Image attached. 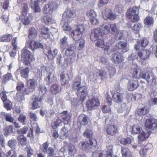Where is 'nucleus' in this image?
I'll return each instance as SVG.
<instances>
[{
	"mask_svg": "<svg viewBox=\"0 0 157 157\" xmlns=\"http://www.w3.org/2000/svg\"><path fill=\"white\" fill-rule=\"evenodd\" d=\"M43 29L44 31L46 30V31L45 32H44L42 31L41 33V35L44 38H48L49 36V34L48 33V29L47 28L44 27Z\"/></svg>",
	"mask_w": 157,
	"mask_h": 157,
	"instance_id": "e2e57ef3",
	"label": "nucleus"
},
{
	"mask_svg": "<svg viewBox=\"0 0 157 157\" xmlns=\"http://www.w3.org/2000/svg\"><path fill=\"white\" fill-rule=\"evenodd\" d=\"M63 14L66 15V17L67 18H73L76 16V13L75 12L74 10H66Z\"/></svg>",
	"mask_w": 157,
	"mask_h": 157,
	"instance_id": "7c9ffc66",
	"label": "nucleus"
},
{
	"mask_svg": "<svg viewBox=\"0 0 157 157\" xmlns=\"http://www.w3.org/2000/svg\"><path fill=\"white\" fill-rule=\"evenodd\" d=\"M121 151L122 157H132V156L131 152L127 148H122Z\"/></svg>",
	"mask_w": 157,
	"mask_h": 157,
	"instance_id": "c756f323",
	"label": "nucleus"
},
{
	"mask_svg": "<svg viewBox=\"0 0 157 157\" xmlns=\"http://www.w3.org/2000/svg\"><path fill=\"white\" fill-rule=\"evenodd\" d=\"M126 45L127 44L125 42H121L117 44L116 46L118 48L124 49V52H126L127 51V50L126 49Z\"/></svg>",
	"mask_w": 157,
	"mask_h": 157,
	"instance_id": "6e6d98bb",
	"label": "nucleus"
},
{
	"mask_svg": "<svg viewBox=\"0 0 157 157\" xmlns=\"http://www.w3.org/2000/svg\"><path fill=\"white\" fill-rule=\"evenodd\" d=\"M96 45L100 48H103L105 53L108 54V52L110 49V45L106 44V45L104 43V40L102 37V38L99 39L97 42L96 43Z\"/></svg>",
	"mask_w": 157,
	"mask_h": 157,
	"instance_id": "6e6552de",
	"label": "nucleus"
},
{
	"mask_svg": "<svg viewBox=\"0 0 157 157\" xmlns=\"http://www.w3.org/2000/svg\"><path fill=\"white\" fill-rule=\"evenodd\" d=\"M58 6V5L55 2H50L48 4L45 5L44 8V13H52L53 10H56Z\"/></svg>",
	"mask_w": 157,
	"mask_h": 157,
	"instance_id": "1a4fd4ad",
	"label": "nucleus"
},
{
	"mask_svg": "<svg viewBox=\"0 0 157 157\" xmlns=\"http://www.w3.org/2000/svg\"><path fill=\"white\" fill-rule=\"evenodd\" d=\"M78 121L81 124L85 125L87 124L89 121V119L86 116L82 114L78 118Z\"/></svg>",
	"mask_w": 157,
	"mask_h": 157,
	"instance_id": "412c9836",
	"label": "nucleus"
},
{
	"mask_svg": "<svg viewBox=\"0 0 157 157\" xmlns=\"http://www.w3.org/2000/svg\"><path fill=\"white\" fill-rule=\"evenodd\" d=\"M68 131L67 129L65 128V127H63L61 129L60 136L61 139H64L67 136L68 133Z\"/></svg>",
	"mask_w": 157,
	"mask_h": 157,
	"instance_id": "a19ab883",
	"label": "nucleus"
},
{
	"mask_svg": "<svg viewBox=\"0 0 157 157\" xmlns=\"http://www.w3.org/2000/svg\"><path fill=\"white\" fill-rule=\"evenodd\" d=\"M145 126L147 129L153 130L157 128V124L155 120L153 119L149 118L146 120Z\"/></svg>",
	"mask_w": 157,
	"mask_h": 157,
	"instance_id": "2eb2a0df",
	"label": "nucleus"
},
{
	"mask_svg": "<svg viewBox=\"0 0 157 157\" xmlns=\"http://www.w3.org/2000/svg\"><path fill=\"white\" fill-rule=\"evenodd\" d=\"M110 24L104 25L102 26L101 32L104 34H108L110 31Z\"/></svg>",
	"mask_w": 157,
	"mask_h": 157,
	"instance_id": "a18cd8bd",
	"label": "nucleus"
},
{
	"mask_svg": "<svg viewBox=\"0 0 157 157\" xmlns=\"http://www.w3.org/2000/svg\"><path fill=\"white\" fill-rule=\"evenodd\" d=\"M17 139L22 146H25L26 144L27 139L24 135H18L17 136Z\"/></svg>",
	"mask_w": 157,
	"mask_h": 157,
	"instance_id": "2f4dec72",
	"label": "nucleus"
},
{
	"mask_svg": "<svg viewBox=\"0 0 157 157\" xmlns=\"http://www.w3.org/2000/svg\"><path fill=\"white\" fill-rule=\"evenodd\" d=\"M48 76L46 79V81L49 83H52L54 79V73L53 71H52L48 72L47 73Z\"/></svg>",
	"mask_w": 157,
	"mask_h": 157,
	"instance_id": "c9c22d12",
	"label": "nucleus"
},
{
	"mask_svg": "<svg viewBox=\"0 0 157 157\" xmlns=\"http://www.w3.org/2000/svg\"><path fill=\"white\" fill-rule=\"evenodd\" d=\"M67 37L64 36L63 38L60 40V48L61 49L63 50V51L66 48L67 45Z\"/></svg>",
	"mask_w": 157,
	"mask_h": 157,
	"instance_id": "4c0bfd02",
	"label": "nucleus"
},
{
	"mask_svg": "<svg viewBox=\"0 0 157 157\" xmlns=\"http://www.w3.org/2000/svg\"><path fill=\"white\" fill-rule=\"evenodd\" d=\"M18 119L23 124L25 125L26 124L27 120L26 116L25 115L22 114H20L18 118Z\"/></svg>",
	"mask_w": 157,
	"mask_h": 157,
	"instance_id": "3c124183",
	"label": "nucleus"
},
{
	"mask_svg": "<svg viewBox=\"0 0 157 157\" xmlns=\"http://www.w3.org/2000/svg\"><path fill=\"white\" fill-rule=\"evenodd\" d=\"M72 86L74 90L77 91L82 86L81 85L80 81H75L73 82Z\"/></svg>",
	"mask_w": 157,
	"mask_h": 157,
	"instance_id": "5fc2aeb1",
	"label": "nucleus"
},
{
	"mask_svg": "<svg viewBox=\"0 0 157 157\" xmlns=\"http://www.w3.org/2000/svg\"><path fill=\"white\" fill-rule=\"evenodd\" d=\"M139 44H140L141 46L143 47H146L148 44L149 41L148 39L146 38H144L141 39L140 41H139Z\"/></svg>",
	"mask_w": 157,
	"mask_h": 157,
	"instance_id": "bf43d9fd",
	"label": "nucleus"
},
{
	"mask_svg": "<svg viewBox=\"0 0 157 157\" xmlns=\"http://www.w3.org/2000/svg\"><path fill=\"white\" fill-rule=\"evenodd\" d=\"M5 107L7 110H10L12 108V104L9 100L6 101L4 102Z\"/></svg>",
	"mask_w": 157,
	"mask_h": 157,
	"instance_id": "052dcab7",
	"label": "nucleus"
},
{
	"mask_svg": "<svg viewBox=\"0 0 157 157\" xmlns=\"http://www.w3.org/2000/svg\"><path fill=\"white\" fill-rule=\"evenodd\" d=\"M37 84L36 80L33 79L29 80L27 82V88L25 90L24 92V94H29L33 92L37 86Z\"/></svg>",
	"mask_w": 157,
	"mask_h": 157,
	"instance_id": "39448f33",
	"label": "nucleus"
},
{
	"mask_svg": "<svg viewBox=\"0 0 157 157\" xmlns=\"http://www.w3.org/2000/svg\"><path fill=\"white\" fill-rule=\"evenodd\" d=\"M30 6L34 12H40V9L38 6V0H31Z\"/></svg>",
	"mask_w": 157,
	"mask_h": 157,
	"instance_id": "5701e85b",
	"label": "nucleus"
},
{
	"mask_svg": "<svg viewBox=\"0 0 157 157\" xmlns=\"http://www.w3.org/2000/svg\"><path fill=\"white\" fill-rule=\"evenodd\" d=\"M100 105V102L98 99L93 98L89 100L86 103V106L89 110L94 109Z\"/></svg>",
	"mask_w": 157,
	"mask_h": 157,
	"instance_id": "0eeeda50",
	"label": "nucleus"
},
{
	"mask_svg": "<svg viewBox=\"0 0 157 157\" xmlns=\"http://www.w3.org/2000/svg\"><path fill=\"white\" fill-rule=\"evenodd\" d=\"M85 40L82 38H81L77 40L75 43V46L77 50H81L82 49L84 46Z\"/></svg>",
	"mask_w": 157,
	"mask_h": 157,
	"instance_id": "4be33fe9",
	"label": "nucleus"
},
{
	"mask_svg": "<svg viewBox=\"0 0 157 157\" xmlns=\"http://www.w3.org/2000/svg\"><path fill=\"white\" fill-rule=\"evenodd\" d=\"M150 52L146 50H143L138 53V56L143 59H148L149 57Z\"/></svg>",
	"mask_w": 157,
	"mask_h": 157,
	"instance_id": "bb28decb",
	"label": "nucleus"
},
{
	"mask_svg": "<svg viewBox=\"0 0 157 157\" xmlns=\"http://www.w3.org/2000/svg\"><path fill=\"white\" fill-rule=\"evenodd\" d=\"M86 27V25L84 24H79L76 26V29L71 33V36L74 40H76L80 37L84 32Z\"/></svg>",
	"mask_w": 157,
	"mask_h": 157,
	"instance_id": "7ed1b4c3",
	"label": "nucleus"
},
{
	"mask_svg": "<svg viewBox=\"0 0 157 157\" xmlns=\"http://www.w3.org/2000/svg\"><path fill=\"white\" fill-rule=\"evenodd\" d=\"M142 28V25L138 23L134 25L133 27L132 30L135 33H138Z\"/></svg>",
	"mask_w": 157,
	"mask_h": 157,
	"instance_id": "864d4df0",
	"label": "nucleus"
},
{
	"mask_svg": "<svg viewBox=\"0 0 157 157\" xmlns=\"http://www.w3.org/2000/svg\"><path fill=\"white\" fill-rule=\"evenodd\" d=\"M110 27L111 29L112 33L114 34L117 33L119 31V28L117 24H110Z\"/></svg>",
	"mask_w": 157,
	"mask_h": 157,
	"instance_id": "c03bdc74",
	"label": "nucleus"
},
{
	"mask_svg": "<svg viewBox=\"0 0 157 157\" xmlns=\"http://www.w3.org/2000/svg\"><path fill=\"white\" fill-rule=\"evenodd\" d=\"M97 76H100L101 79H103L107 78V73L105 71H98L95 73Z\"/></svg>",
	"mask_w": 157,
	"mask_h": 157,
	"instance_id": "09e8293b",
	"label": "nucleus"
},
{
	"mask_svg": "<svg viewBox=\"0 0 157 157\" xmlns=\"http://www.w3.org/2000/svg\"><path fill=\"white\" fill-rule=\"evenodd\" d=\"M95 144L90 140L88 142H81L79 144V146L81 149L84 150L90 149V148L93 149L95 146Z\"/></svg>",
	"mask_w": 157,
	"mask_h": 157,
	"instance_id": "9b49d317",
	"label": "nucleus"
},
{
	"mask_svg": "<svg viewBox=\"0 0 157 157\" xmlns=\"http://www.w3.org/2000/svg\"><path fill=\"white\" fill-rule=\"evenodd\" d=\"M32 98L33 101L32 104V109H34L39 107V106L37 102H41L43 99V98H39V97L37 98L35 95H33Z\"/></svg>",
	"mask_w": 157,
	"mask_h": 157,
	"instance_id": "b1692460",
	"label": "nucleus"
},
{
	"mask_svg": "<svg viewBox=\"0 0 157 157\" xmlns=\"http://www.w3.org/2000/svg\"><path fill=\"white\" fill-rule=\"evenodd\" d=\"M62 121L59 118L55 120L54 123L53 124L52 127L54 128H56L58 126H61Z\"/></svg>",
	"mask_w": 157,
	"mask_h": 157,
	"instance_id": "13d9d810",
	"label": "nucleus"
},
{
	"mask_svg": "<svg viewBox=\"0 0 157 157\" xmlns=\"http://www.w3.org/2000/svg\"><path fill=\"white\" fill-rule=\"evenodd\" d=\"M22 14L23 16H25L27 13L28 5L26 3H24L22 4Z\"/></svg>",
	"mask_w": 157,
	"mask_h": 157,
	"instance_id": "680f3d73",
	"label": "nucleus"
},
{
	"mask_svg": "<svg viewBox=\"0 0 157 157\" xmlns=\"http://www.w3.org/2000/svg\"><path fill=\"white\" fill-rule=\"evenodd\" d=\"M102 15L104 19L108 18L111 20L115 19L117 15L112 13L111 10L108 9H106L102 11Z\"/></svg>",
	"mask_w": 157,
	"mask_h": 157,
	"instance_id": "f8f14e48",
	"label": "nucleus"
},
{
	"mask_svg": "<svg viewBox=\"0 0 157 157\" xmlns=\"http://www.w3.org/2000/svg\"><path fill=\"white\" fill-rule=\"evenodd\" d=\"M48 143L46 142L41 146V149L44 152L48 153L49 156L52 157L53 156L54 151L52 147L48 148Z\"/></svg>",
	"mask_w": 157,
	"mask_h": 157,
	"instance_id": "4468645a",
	"label": "nucleus"
},
{
	"mask_svg": "<svg viewBox=\"0 0 157 157\" xmlns=\"http://www.w3.org/2000/svg\"><path fill=\"white\" fill-rule=\"evenodd\" d=\"M33 17L31 14H29L28 16L25 17L22 20L23 23L25 25H28L33 19Z\"/></svg>",
	"mask_w": 157,
	"mask_h": 157,
	"instance_id": "79ce46f5",
	"label": "nucleus"
},
{
	"mask_svg": "<svg viewBox=\"0 0 157 157\" xmlns=\"http://www.w3.org/2000/svg\"><path fill=\"white\" fill-rule=\"evenodd\" d=\"M93 135V132L92 131L88 129L86 130L84 133V136L87 138H91Z\"/></svg>",
	"mask_w": 157,
	"mask_h": 157,
	"instance_id": "0e129e2a",
	"label": "nucleus"
},
{
	"mask_svg": "<svg viewBox=\"0 0 157 157\" xmlns=\"http://www.w3.org/2000/svg\"><path fill=\"white\" fill-rule=\"evenodd\" d=\"M139 9L135 7L128 10L126 16L130 21L132 22H135L139 20Z\"/></svg>",
	"mask_w": 157,
	"mask_h": 157,
	"instance_id": "f257e3e1",
	"label": "nucleus"
},
{
	"mask_svg": "<svg viewBox=\"0 0 157 157\" xmlns=\"http://www.w3.org/2000/svg\"><path fill=\"white\" fill-rule=\"evenodd\" d=\"M50 90L52 93L56 94L60 91V88L58 84H55L51 87Z\"/></svg>",
	"mask_w": 157,
	"mask_h": 157,
	"instance_id": "58836bf2",
	"label": "nucleus"
},
{
	"mask_svg": "<svg viewBox=\"0 0 157 157\" xmlns=\"http://www.w3.org/2000/svg\"><path fill=\"white\" fill-rule=\"evenodd\" d=\"M68 151L69 154L71 156H73L76 152V149L74 145H69L68 147Z\"/></svg>",
	"mask_w": 157,
	"mask_h": 157,
	"instance_id": "37998d69",
	"label": "nucleus"
},
{
	"mask_svg": "<svg viewBox=\"0 0 157 157\" xmlns=\"http://www.w3.org/2000/svg\"><path fill=\"white\" fill-rule=\"evenodd\" d=\"M113 146H107V151H102L99 154V157H112L113 156Z\"/></svg>",
	"mask_w": 157,
	"mask_h": 157,
	"instance_id": "dca6fc26",
	"label": "nucleus"
},
{
	"mask_svg": "<svg viewBox=\"0 0 157 157\" xmlns=\"http://www.w3.org/2000/svg\"><path fill=\"white\" fill-rule=\"evenodd\" d=\"M112 98L113 101L117 103H121L123 99L121 94L118 92H116L113 94L112 95Z\"/></svg>",
	"mask_w": 157,
	"mask_h": 157,
	"instance_id": "6ab92c4d",
	"label": "nucleus"
},
{
	"mask_svg": "<svg viewBox=\"0 0 157 157\" xmlns=\"http://www.w3.org/2000/svg\"><path fill=\"white\" fill-rule=\"evenodd\" d=\"M1 115H4L5 117V119L6 120L9 122L13 123L14 121V118L9 113H6L4 112H2L1 113Z\"/></svg>",
	"mask_w": 157,
	"mask_h": 157,
	"instance_id": "49530a36",
	"label": "nucleus"
},
{
	"mask_svg": "<svg viewBox=\"0 0 157 157\" xmlns=\"http://www.w3.org/2000/svg\"><path fill=\"white\" fill-rule=\"evenodd\" d=\"M37 31L34 27H31L29 29V39H34L37 36Z\"/></svg>",
	"mask_w": 157,
	"mask_h": 157,
	"instance_id": "473e14b6",
	"label": "nucleus"
},
{
	"mask_svg": "<svg viewBox=\"0 0 157 157\" xmlns=\"http://www.w3.org/2000/svg\"><path fill=\"white\" fill-rule=\"evenodd\" d=\"M140 76L141 78L147 81L148 85L154 86L156 84L155 76L152 72L148 71L145 73L141 72Z\"/></svg>",
	"mask_w": 157,
	"mask_h": 157,
	"instance_id": "f03ea898",
	"label": "nucleus"
},
{
	"mask_svg": "<svg viewBox=\"0 0 157 157\" xmlns=\"http://www.w3.org/2000/svg\"><path fill=\"white\" fill-rule=\"evenodd\" d=\"M28 130V127L25 126L17 130V132L19 134H24L26 133Z\"/></svg>",
	"mask_w": 157,
	"mask_h": 157,
	"instance_id": "774afa93",
	"label": "nucleus"
},
{
	"mask_svg": "<svg viewBox=\"0 0 157 157\" xmlns=\"http://www.w3.org/2000/svg\"><path fill=\"white\" fill-rule=\"evenodd\" d=\"M115 37L116 40H121L123 36V31H118L117 33L115 34Z\"/></svg>",
	"mask_w": 157,
	"mask_h": 157,
	"instance_id": "338daca9",
	"label": "nucleus"
},
{
	"mask_svg": "<svg viewBox=\"0 0 157 157\" xmlns=\"http://www.w3.org/2000/svg\"><path fill=\"white\" fill-rule=\"evenodd\" d=\"M48 14H45L43 17L42 21L47 25L52 23L53 22L51 13H48Z\"/></svg>",
	"mask_w": 157,
	"mask_h": 157,
	"instance_id": "a878e982",
	"label": "nucleus"
},
{
	"mask_svg": "<svg viewBox=\"0 0 157 157\" xmlns=\"http://www.w3.org/2000/svg\"><path fill=\"white\" fill-rule=\"evenodd\" d=\"M78 96L79 97L81 101H83L87 96V88L85 86H82L77 91Z\"/></svg>",
	"mask_w": 157,
	"mask_h": 157,
	"instance_id": "9d476101",
	"label": "nucleus"
},
{
	"mask_svg": "<svg viewBox=\"0 0 157 157\" xmlns=\"http://www.w3.org/2000/svg\"><path fill=\"white\" fill-rule=\"evenodd\" d=\"M60 81L61 84L63 85H64L68 82V76L67 74H65L63 72H62L60 75Z\"/></svg>",
	"mask_w": 157,
	"mask_h": 157,
	"instance_id": "72a5a7b5",
	"label": "nucleus"
},
{
	"mask_svg": "<svg viewBox=\"0 0 157 157\" xmlns=\"http://www.w3.org/2000/svg\"><path fill=\"white\" fill-rule=\"evenodd\" d=\"M139 86L138 81L136 80H131L129 81L128 85V88L130 91L136 89Z\"/></svg>",
	"mask_w": 157,
	"mask_h": 157,
	"instance_id": "a211bd4d",
	"label": "nucleus"
},
{
	"mask_svg": "<svg viewBox=\"0 0 157 157\" xmlns=\"http://www.w3.org/2000/svg\"><path fill=\"white\" fill-rule=\"evenodd\" d=\"M29 70L28 67L21 70V75L23 78H27L28 77Z\"/></svg>",
	"mask_w": 157,
	"mask_h": 157,
	"instance_id": "603ef678",
	"label": "nucleus"
},
{
	"mask_svg": "<svg viewBox=\"0 0 157 157\" xmlns=\"http://www.w3.org/2000/svg\"><path fill=\"white\" fill-rule=\"evenodd\" d=\"M153 18L151 17L147 16L144 20V24L148 28L152 26L154 23Z\"/></svg>",
	"mask_w": 157,
	"mask_h": 157,
	"instance_id": "c85d7f7f",
	"label": "nucleus"
},
{
	"mask_svg": "<svg viewBox=\"0 0 157 157\" xmlns=\"http://www.w3.org/2000/svg\"><path fill=\"white\" fill-rule=\"evenodd\" d=\"M117 132V127L115 124H112L108 126L106 132L109 135L113 136Z\"/></svg>",
	"mask_w": 157,
	"mask_h": 157,
	"instance_id": "aec40b11",
	"label": "nucleus"
},
{
	"mask_svg": "<svg viewBox=\"0 0 157 157\" xmlns=\"http://www.w3.org/2000/svg\"><path fill=\"white\" fill-rule=\"evenodd\" d=\"M16 99L18 102H21L25 100L24 97L21 92H19L17 93Z\"/></svg>",
	"mask_w": 157,
	"mask_h": 157,
	"instance_id": "4d7b16f0",
	"label": "nucleus"
},
{
	"mask_svg": "<svg viewBox=\"0 0 157 157\" xmlns=\"http://www.w3.org/2000/svg\"><path fill=\"white\" fill-rule=\"evenodd\" d=\"M61 118L63 120L65 124L68 123L70 121L71 116L66 111H64L61 113Z\"/></svg>",
	"mask_w": 157,
	"mask_h": 157,
	"instance_id": "cd10ccee",
	"label": "nucleus"
},
{
	"mask_svg": "<svg viewBox=\"0 0 157 157\" xmlns=\"http://www.w3.org/2000/svg\"><path fill=\"white\" fill-rule=\"evenodd\" d=\"M25 47H29L32 51H34L38 48H42L43 46L41 43H38L31 39H29L26 43Z\"/></svg>",
	"mask_w": 157,
	"mask_h": 157,
	"instance_id": "423d86ee",
	"label": "nucleus"
},
{
	"mask_svg": "<svg viewBox=\"0 0 157 157\" xmlns=\"http://www.w3.org/2000/svg\"><path fill=\"white\" fill-rule=\"evenodd\" d=\"M61 23L63 24V30L65 31H70L71 29V28L68 25V23L65 21L64 18L62 19L61 21Z\"/></svg>",
	"mask_w": 157,
	"mask_h": 157,
	"instance_id": "de8ad7c7",
	"label": "nucleus"
},
{
	"mask_svg": "<svg viewBox=\"0 0 157 157\" xmlns=\"http://www.w3.org/2000/svg\"><path fill=\"white\" fill-rule=\"evenodd\" d=\"M142 131L141 128L139 125L136 124L133 125L132 129V133L135 135L140 133Z\"/></svg>",
	"mask_w": 157,
	"mask_h": 157,
	"instance_id": "f704fd0d",
	"label": "nucleus"
},
{
	"mask_svg": "<svg viewBox=\"0 0 157 157\" xmlns=\"http://www.w3.org/2000/svg\"><path fill=\"white\" fill-rule=\"evenodd\" d=\"M13 37L11 34L2 35L0 37V41L4 42H10Z\"/></svg>",
	"mask_w": 157,
	"mask_h": 157,
	"instance_id": "e433bc0d",
	"label": "nucleus"
},
{
	"mask_svg": "<svg viewBox=\"0 0 157 157\" xmlns=\"http://www.w3.org/2000/svg\"><path fill=\"white\" fill-rule=\"evenodd\" d=\"M150 134L149 131H144L142 130L140 133V134L138 136V140L139 141H144L149 136Z\"/></svg>",
	"mask_w": 157,
	"mask_h": 157,
	"instance_id": "393cba45",
	"label": "nucleus"
},
{
	"mask_svg": "<svg viewBox=\"0 0 157 157\" xmlns=\"http://www.w3.org/2000/svg\"><path fill=\"white\" fill-rule=\"evenodd\" d=\"M21 58L23 59L24 63L26 65L29 64L31 61L35 60V58L26 47H25L21 51Z\"/></svg>",
	"mask_w": 157,
	"mask_h": 157,
	"instance_id": "20e7f679",
	"label": "nucleus"
},
{
	"mask_svg": "<svg viewBox=\"0 0 157 157\" xmlns=\"http://www.w3.org/2000/svg\"><path fill=\"white\" fill-rule=\"evenodd\" d=\"M137 112L138 114L141 116L147 114L148 112V110L146 107H144L138 109Z\"/></svg>",
	"mask_w": 157,
	"mask_h": 157,
	"instance_id": "8fccbe9b",
	"label": "nucleus"
},
{
	"mask_svg": "<svg viewBox=\"0 0 157 157\" xmlns=\"http://www.w3.org/2000/svg\"><path fill=\"white\" fill-rule=\"evenodd\" d=\"M131 141V139L129 138H127L126 139L122 138L121 139L120 142L122 144L126 145L130 144Z\"/></svg>",
	"mask_w": 157,
	"mask_h": 157,
	"instance_id": "69168bd1",
	"label": "nucleus"
},
{
	"mask_svg": "<svg viewBox=\"0 0 157 157\" xmlns=\"http://www.w3.org/2000/svg\"><path fill=\"white\" fill-rule=\"evenodd\" d=\"M111 60L116 64H119L124 61V58L119 53H116L112 55Z\"/></svg>",
	"mask_w": 157,
	"mask_h": 157,
	"instance_id": "f3484780",
	"label": "nucleus"
},
{
	"mask_svg": "<svg viewBox=\"0 0 157 157\" xmlns=\"http://www.w3.org/2000/svg\"><path fill=\"white\" fill-rule=\"evenodd\" d=\"M102 34L98 29H93L92 30L90 35V38L93 41H95L97 39L102 38Z\"/></svg>",
	"mask_w": 157,
	"mask_h": 157,
	"instance_id": "ddd939ff",
	"label": "nucleus"
},
{
	"mask_svg": "<svg viewBox=\"0 0 157 157\" xmlns=\"http://www.w3.org/2000/svg\"><path fill=\"white\" fill-rule=\"evenodd\" d=\"M74 48L72 45H69L65 51V54L67 56H72L74 53Z\"/></svg>",
	"mask_w": 157,
	"mask_h": 157,
	"instance_id": "ea45409f",
	"label": "nucleus"
}]
</instances>
